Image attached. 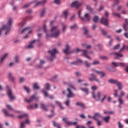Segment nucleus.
<instances>
[{
  "mask_svg": "<svg viewBox=\"0 0 128 128\" xmlns=\"http://www.w3.org/2000/svg\"><path fill=\"white\" fill-rule=\"evenodd\" d=\"M60 34V31L58 26H52L51 28V36L52 38H58Z\"/></svg>",
  "mask_w": 128,
  "mask_h": 128,
  "instance_id": "f257e3e1",
  "label": "nucleus"
},
{
  "mask_svg": "<svg viewBox=\"0 0 128 128\" xmlns=\"http://www.w3.org/2000/svg\"><path fill=\"white\" fill-rule=\"evenodd\" d=\"M92 98L96 100V102H98V100H100V96H102V93L100 92H97V94H96L94 90H98V86H94L92 87Z\"/></svg>",
  "mask_w": 128,
  "mask_h": 128,
  "instance_id": "f03ea898",
  "label": "nucleus"
},
{
  "mask_svg": "<svg viewBox=\"0 0 128 128\" xmlns=\"http://www.w3.org/2000/svg\"><path fill=\"white\" fill-rule=\"evenodd\" d=\"M110 84H116L118 89L120 90H122L123 88L122 84L120 82L118 81V80L110 79L108 80Z\"/></svg>",
  "mask_w": 128,
  "mask_h": 128,
  "instance_id": "7ed1b4c3",
  "label": "nucleus"
},
{
  "mask_svg": "<svg viewBox=\"0 0 128 128\" xmlns=\"http://www.w3.org/2000/svg\"><path fill=\"white\" fill-rule=\"evenodd\" d=\"M48 52H49V54H50L51 56L50 60L51 62H52V60H54V58H56V54H58V50H56V48H54L53 50H48Z\"/></svg>",
  "mask_w": 128,
  "mask_h": 128,
  "instance_id": "20e7f679",
  "label": "nucleus"
},
{
  "mask_svg": "<svg viewBox=\"0 0 128 128\" xmlns=\"http://www.w3.org/2000/svg\"><path fill=\"white\" fill-rule=\"evenodd\" d=\"M90 76H92V77H88V80L90 82H100V80L98 78V77H96V75L94 74H92Z\"/></svg>",
  "mask_w": 128,
  "mask_h": 128,
  "instance_id": "39448f33",
  "label": "nucleus"
},
{
  "mask_svg": "<svg viewBox=\"0 0 128 128\" xmlns=\"http://www.w3.org/2000/svg\"><path fill=\"white\" fill-rule=\"evenodd\" d=\"M63 120L66 122L67 126H78V122H72L68 121V118H63Z\"/></svg>",
  "mask_w": 128,
  "mask_h": 128,
  "instance_id": "423d86ee",
  "label": "nucleus"
},
{
  "mask_svg": "<svg viewBox=\"0 0 128 128\" xmlns=\"http://www.w3.org/2000/svg\"><path fill=\"white\" fill-rule=\"evenodd\" d=\"M76 52H83V56H85L86 58H88V60H92V58H90V57L88 56V50H80V48H78L76 49Z\"/></svg>",
  "mask_w": 128,
  "mask_h": 128,
  "instance_id": "0eeeda50",
  "label": "nucleus"
},
{
  "mask_svg": "<svg viewBox=\"0 0 128 128\" xmlns=\"http://www.w3.org/2000/svg\"><path fill=\"white\" fill-rule=\"evenodd\" d=\"M34 100H38V97H36V94L32 95L29 100L26 98H25V100L27 102H34Z\"/></svg>",
  "mask_w": 128,
  "mask_h": 128,
  "instance_id": "6e6552de",
  "label": "nucleus"
},
{
  "mask_svg": "<svg viewBox=\"0 0 128 128\" xmlns=\"http://www.w3.org/2000/svg\"><path fill=\"white\" fill-rule=\"evenodd\" d=\"M6 88L8 90V94L9 98H10V100H14L15 97L14 96L12 92V90H10V86H7Z\"/></svg>",
  "mask_w": 128,
  "mask_h": 128,
  "instance_id": "1a4fd4ad",
  "label": "nucleus"
},
{
  "mask_svg": "<svg viewBox=\"0 0 128 128\" xmlns=\"http://www.w3.org/2000/svg\"><path fill=\"white\" fill-rule=\"evenodd\" d=\"M82 4V3H78V2L76 1L72 3L70 6L71 8H78Z\"/></svg>",
  "mask_w": 128,
  "mask_h": 128,
  "instance_id": "9d476101",
  "label": "nucleus"
},
{
  "mask_svg": "<svg viewBox=\"0 0 128 128\" xmlns=\"http://www.w3.org/2000/svg\"><path fill=\"white\" fill-rule=\"evenodd\" d=\"M93 72H96L98 74H100V78H104L106 76V73L103 71H98V70H93Z\"/></svg>",
  "mask_w": 128,
  "mask_h": 128,
  "instance_id": "9b49d317",
  "label": "nucleus"
},
{
  "mask_svg": "<svg viewBox=\"0 0 128 128\" xmlns=\"http://www.w3.org/2000/svg\"><path fill=\"white\" fill-rule=\"evenodd\" d=\"M100 23L104 24V26H108V20L104 17H102Z\"/></svg>",
  "mask_w": 128,
  "mask_h": 128,
  "instance_id": "f8f14e48",
  "label": "nucleus"
},
{
  "mask_svg": "<svg viewBox=\"0 0 128 128\" xmlns=\"http://www.w3.org/2000/svg\"><path fill=\"white\" fill-rule=\"evenodd\" d=\"M70 46L68 44H66V48L64 50V54H70V52H70Z\"/></svg>",
  "mask_w": 128,
  "mask_h": 128,
  "instance_id": "ddd939ff",
  "label": "nucleus"
},
{
  "mask_svg": "<svg viewBox=\"0 0 128 128\" xmlns=\"http://www.w3.org/2000/svg\"><path fill=\"white\" fill-rule=\"evenodd\" d=\"M67 90L68 92V94L67 95V98H74L76 96V95L74 94V93L72 92V91L70 90V88H68Z\"/></svg>",
  "mask_w": 128,
  "mask_h": 128,
  "instance_id": "4468645a",
  "label": "nucleus"
},
{
  "mask_svg": "<svg viewBox=\"0 0 128 128\" xmlns=\"http://www.w3.org/2000/svg\"><path fill=\"white\" fill-rule=\"evenodd\" d=\"M83 30L84 32V34H85V36H86L87 38H90V36H92L90 35V34H88V29H86V27H84L83 28Z\"/></svg>",
  "mask_w": 128,
  "mask_h": 128,
  "instance_id": "2eb2a0df",
  "label": "nucleus"
},
{
  "mask_svg": "<svg viewBox=\"0 0 128 128\" xmlns=\"http://www.w3.org/2000/svg\"><path fill=\"white\" fill-rule=\"evenodd\" d=\"M102 118V115L100 114L98 112L95 113L94 116H93V120H98V118Z\"/></svg>",
  "mask_w": 128,
  "mask_h": 128,
  "instance_id": "dca6fc26",
  "label": "nucleus"
},
{
  "mask_svg": "<svg viewBox=\"0 0 128 128\" xmlns=\"http://www.w3.org/2000/svg\"><path fill=\"white\" fill-rule=\"evenodd\" d=\"M30 124V120H26L25 122H22L20 124V128H25V124Z\"/></svg>",
  "mask_w": 128,
  "mask_h": 128,
  "instance_id": "f3484780",
  "label": "nucleus"
},
{
  "mask_svg": "<svg viewBox=\"0 0 128 128\" xmlns=\"http://www.w3.org/2000/svg\"><path fill=\"white\" fill-rule=\"evenodd\" d=\"M111 54H115V56H116L115 57V58L116 60H118V58H122V56H124L122 54L118 53H116V52L112 53Z\"/></svg>",
  "mask_w": 128,
  "mask_h": 128,
  "instance_id": "a211bd4d",
  "label": "nucleus"
},
{
  "mask_svg": "<svg viewBox=\"0 0 128 128\" xmlns=\"http://www.w3.org/2000/svg\"><path fill=\"white\" fill-rule=\"evenodd\" d=\"M101 31L104 36H106L108 38H112V36H110V35H108V36L106 35V32L104 30L102 29Z\"/></svg>",
  "mask_w": 128,
  "mask_h": 128,
  "instance_id": "6ab92c4d",
  "label": "nucleus"
},
{
  "mask_svg": "<svg viewBox=\"0 0 128 128\" xmlns=\"http://www.w3.org/2000/svg\"><path fill=\"white\" fill-rule=\"evenodd\" d=\"M2 110L4 114H5V116H11V117L14 116V115L12 114H8V112L6 109H3Z\"/></svg>",
  "mask_w": 128,
  "mask_h": 128,
  "instance_id": "aec40b11",
  "label": "nucleus"
},
{
  "mask_svg": "<svg viewBox=\"0 0 128 128\" xmlns=\"http://www.w3.org/2000/svg\"><path fill=\"white\" fill-rule=\"evenodd\" d=\"M76 104L77 106H82V108H86V105L84 104V103H82V102H77L76 103Z\"/></svg>",
  "mask_w": 128,
  "mask_h": 128,
  "instance_id": "412c9836",
  "label": "nucleus"
},
{
  "mask_svg": "<svg viewBox=\"0 0 128 128\" xmlns=\"http://www.w3.org/2000/svg\"><path fill=\"white\" fill-rule=\"evenodd\" d=\"M41 107L44 110V112H48V110L47 108L48 106H46V104H41Z\"/></svg>",
  "mask_w": 128,
  "mask_h": 128,
  "instance_id": "4be33fe9",
  "label": "nucleus"
},
{
  "mask_svg": "<svg viewBox=\"0 0 128 128\" xmlns=\"http://www.w3.org/2000/svg\"><path fill=\"white\" fill-rule=\"evenodd\" d=\"M68 14V10H66L63 12V14H62V16H63V18H65V20H66Z\"/></svg>",
  "mask_w": 128,
  "mask_h": 128,
  "instance_id": "5701e85b",
  "label": "nucleus"
},
{
  "mask_svg": "<svg viewBox=\"0 0 128 128\" xmlns=\"http://www.w3.org/2000/svg\"><path fill=\"white\" fill-rule=\"evenodd\" d=\"M30 28V27H27V28H24L22 31H20V30H19L18 32H20V34H24V32H26L29 30Z\"/></svg>",
  "mask_w": 128,
  "mask_h": 128,
  "instance_id": "b1692460",
  "label": "nucleus"
},
{
  "mask_svg": "<svg viewBox=\"0 0 128 128\" xmlns=\"http://www.w3.org/2000/svg\"><path fill=\"white\" fill-rule=\"evenodd\" d=\"M81 14H82V10H80L78 12V14L79 18H80L81 20H82L83 22H86V18H84V17L80 16Z\"/></svg>",
  "mask_w": 128,
  "mask_h": 128,
  "instance_id": "393cba45",
  "label": "nucleus"
},
{
  "mask_svg": "<svg viewBox=\"0 0 128 128\" xmlns=\"http://www.w3.org/2000/svg\"><path fill=\"white\" fill-rule=\"evenodd\" d=\"M52 122H53L54 126H55L56 128H62V126H60V124L58 123H56L54 121H52Z\"/></svg>",
  "mask_w": 128,
  "mask_h": 128,
  "instance_id": "a878e982",
  "label": "nucleus"
},
{
  "mask_svg": "<svg viewBox=\"0 0 128 128\" xmlns=\"http://www.w3.org/2000/svg\"><path fill=\"white\" fill-rule=\"evenodd\" d=\"M36 42V40H34L31 43L27 46V48H34V42Z\"/></svg>",
  "mask_w": 128,
  "mask_h": 128,
  "instance_id": "bb28decb",
  "label": "nucleus"
},
{
  "mask_svg": "<svg viewBox=\"0 0 128 128\" xmlns=\"http://www.w3.org/2000/svg\"><path fill=\"white\" fill-rule=\"evenodd\" d=\"M56 104H58V106H60V110H64V106L62 104V103L60 102L56 101Z\"/></svg>",
  "mask_w": 128,
  "mask_h": 128,
  "instance_id": "cd10ccee",
  "label": "nucleus"
},
{
  "mask_svg": "<svg viewBox=\"0 0 128 128\" xmlns=\"http://www.w3.org/2000/svg\"><path fill=\"white\" fill-rule=\"evenodd\" d=\"M38 2V0H34V2H31L28 4H26L22 6V8H28V6H30L32 4H34V2Z\"/></svg>",
  "mask_w": 128,
  "mask_h": 128,
  "instance_id": "c85d7f7f",
  "label": "nucleus"
},
{
  "mask_svg": "<svg viewBox=\"0 0 128 128\" xmlns=\"http://www.w3.org/2000/svg\"><path fill=\"white\" fill-rule=\"evenodd\" d=\"M8 53L6 54L3 57H2L1 58V60H0V63L2 64V62H4V60H6V58H8Z\"/></svg>",
  "mask_w": 128,
  "mask_h": 128,
  "instance_id": "c756f323",
  "label": "nucleus"
},
{
  "mask_svg": "<svg viewBox=\"0 0 128 128\" xmlns=\"http://www.w3.org/2000/svg\"><path fill=\"white\" fill-rule=\"evenodd\" d=\"M78 62H80V64H82V60L79 59L78 62H71V64H76L78 66Z\"/></svg>",
  "mask_w": 128,
  "mask_h": 128,
  "instance_id": "7c9ffc66",
  "label": "nucleus"
},
{
  "mask_svg": "<svg viewBox=\"0 0 128 128\" xmlns=\"http://www.w3.org/2000/svg\"><path fill=\"white\" fill-rule=\"evenodd\" d=\"M62 26L63 32H66V24L62 23Z\"/></svg>",
  "mask_w": 128,
  "mask_h": 128,
  "instance_id": "2f4dec72",
  "label": "nucleus"
},
{
  "mask_svg": "<svg viewBox=\"0 0 128 128\" xmlns=\"http://www.w3.org/2000/svg\"><path fill=\"white\" fill-rule=\"evenodd\" d=\"M46 2V0H44L42 2H39L36 3V4L35 5V6H40L41 4H44Z\"/></svg>",
  "mask_w": 128,
  "mask_h": 128,
  "instance_id": "473e14b6",
  "label": "nucleus"
},
{
  "mask_svg": "<svg viewBox=\"0 0 128 128\" xmlns=\"http://www.w3.org/2000/svg\"><path fill=\"white\" fill-rule=\"evenodd\" d=\"M46 8H44L42 10L41 12V14H40V16L41 18H42V16H44V14H46Z\"/></svg>",
  "mask_w": 128,
  "mask_h": 128,
  "instance_id": "72a5a7b5",
  "label": "nucleus"
},
{
  "mask_svg": "<svg viewBox=\"0 0 128 128\" xmlns=\"http://www.w3.org/2000/svg\"><path fill=\"white\" fill-rule=\"evenodd\" d=\"M33 88L34 90H38V88H40V87L38 86V84L35 83L34 84Z\"/></svg>",
  "mask_w": 128,
  "mask_h": 128,
  "instance_id": "f704fd0d",
  "label": "nucleus"
},
{
  "mask_svg": "<svg viewBox=\"0 0 128 128\" xmlns=\"http://www.w3.org/2000/svg\"><path fill=\"white\" fill-rule=\"evenodd\" d=\"M110 116H108L106 117H104L103 118V120L104 122H108V121L110 120Z\"/></svg>",
  "mask_w": 128,
  "mask_h": 128,
  "instance_id": "c9c22d12",
  "label": "nucleus"
},
{
  "mask_svg": "<svg viewBox=\"0 0 128 128\" xmlns=\"http://www.w3.org/2000/svg\"><path fill=\"white\" fill-rule=\"evenodd\" d=\"M84 17L86 18L88 22H90V14L88 13L84 15Z\"/></svg>",
  "mask_w": 128,
  "mask_h": 128,
  "instance_id": "e433bc0d",
  "label": "nucleus"
},
{
  "mask_svg": "<svg viewBox=\"0 0 128 128\" xmlns=\"http://www.w3.org/2000/svg\"><path fill=\"white\" fill-rule=\"evenodd\" d=\"M50 84L48 83H47L46 85H45V88L46 90H50Z\"/></svg>",
  "mask_w": 128,
  "mask_h": 128,
  "instance_id": "4c0bfd02",
  "label": "nucleus"
},
{
  "mask_svg": "<svg viewBox=\"0 0 128 128\" xmlns=\"http://www.w3.org/2000/svg\"><path fill=\"white\" fill-rule=\"evenodd\" d=\"M81 90H82V92H86L87 94H88V89L86 88H81Z\"/></svg>",
  "mask_w": 128,
  "mask_h": 128,
  "instance_id": "58836bf2",
  "label": "nucleus"
},
{
  "mask_svg": "<svg viewBox=\"0 0 128 128\" xmlns=\"http://www.w3.org/2000/svg\"><path fill=\"white\" fill-rule=\"evenodd\" d=\"M6 106L7 108H8V110H12V112H14V110L12 108V107L10 105L6 104Z\"/></svg>",
  "mask_w": 128,
  "mask_h": 128,
  "instance_id": "ea45409f",
  "label": "nucleus"
},
{
  "mask_svg": "<svg viewBox=\"0 0 128 128\" xmlns=\"http://www.w3.org/2000/svg\"><path fill=\"white\" fill-rule=\"evenodd\" d=\"M86 10H88L89 12H92V8L88 5L86 6Z\"/></svg>",
  "mask_w": 128,
  "mask_h": 128,
  "instance_id": "a19ab883",
  "label": "nucleus"
},
{
  "mask_svg": "<svg viewBox=\"0 0 128 128\" xmlns=\"http://www.w3.org/2000/svg\"><path fill=\"white\" fill-rule=\"evenodd\" d=\"M93 20L94 22H98V16H95L93 18Z\"/></svg>",
  "mask_w": 128,
  "mask_h": 128,
  "instance_id": "79ce46f5",
  "label": "nucleus"
},
{
  "mask_svg": "<svg viewBox=\"0 0 128 128\" xmlns=\"http://www.w3.org/2000/svg\"><path fill=\"white\" fill-rule=\"evenodd\" d=\"M9 78H10L12 82H14V80H16V78L12 76V74L10 73H9Z\"/></svg>",
  "mask_w": 128,
  "mask_h": 128,
  "instance_id": "37998d69",
  "label": "nucleus"
},
{
  "mask_svg": "<svg viewBox=\"0 0 128 128\" xmlns=\"http://www.w3.org/2000/svg\"><path fill=\"white\" fill-rule=\"evenodd\" d=\"M113 16H118V18H120V14L118 13H116V12H112Z\"/></svg>",
  "mask_w": 128,
  "mask_h": 128,
  "instance_id": "c03bdc74",
  "label": "nucleus"
},
{
  "mask_svg": "<svg viewBox=\"0 0 128 128\" xmlns=\"http://www.w3.org/2000/svg\"><path fill=\"white\" fill-rule=\"evenodd\" d=\"M85 66L86 68H90V63L88 61H85Z\"/></svg>",
  "mask_w": 128,
  "mask_h": 128,
  "instance_id": "a18cd8bd",
  "label": "nucleus"
},
{
  "mask_svg": "<svg viewBox=\"0 0 128 128\" xmlns=\"http://www.w3.org/2000/svg\"><path fill=\"white\" fill-rule=\"evenodd\" d=\"M100 58H102V60H108V58L106 56H100Z\"/></svg>",
  "mask_w": 128,
  "mask_h": 128,
  "instance_id": "49530a36",
  "label": "nucleus"
},
{
  "mask_svg": "<svg viewBox=\"0 0 128 128\" xmlns=\"http://www.w3.org/2000/svg\"><path fill=\"white\" fill-rule=\"evenodd\" d=\"M126 48H128V46H126V45L123 44V47L120 50V52H122V50H126Z\"/></svg>",
  "mask_w": 128,
  "mask_h": 128,
  "instance_id": "de8ad7c7",
  "label": "nucleus"
},
{
  "mask_svg": "<svg viewBox=\"0 0 128 128\" xmlns=\"http://www.w3.org/2000/svg\"><path fill=\"white\" fill-rule=\"evenodd\" d=\"M42 92H43V94H44V95L45 96H48V92H46V90H42Z\"/></svg>",
  "mask_w": 128,
  "mask_h": 128,
  "instance_id": "09e8293b",
  "label": "nucleus"
},
{
  "mask_svg": "<svg viewBox=\"0 0 128 128\" xmlns=\"http://www.w3.org/2000/svg\"><path fill=\"white\" fill-rule=\"evenodd\" d=\"M51 112L52 114V115H49L48 116V117L50 118H52L53 116H54V110H52V111H51Z\"/></svg>",
  "mask_w": 128,
  "mask_h": 128,
  "instance_id": "8fccbe9b",
  "label": "nucleus"
},
{
  "mask_svg": "<svg viewBox=\"0 0 128 128\" xmlns=\"http://www.w3.org/2000/svg\"><path fill=\"white\" fill-rule=\"evenodd\" d=\"M44 32L46 33V34L48 36V32L46 31V24L44 25Z\"/></svg>",
  "mask_w": 128,
  "mask_h": 128,
  "instance_id": "3c124183",
  "label": "nucleus"
},
{
  "mask_svg": "<svg viewBox=\"0 0 128 128\" xmlns=\"http://www.w3.org/2000/svg\"><path fill=\"white\" fill-rule=\"evenodd\" d=\"M124 30H126H126H128V24H124Z\"/></svg>",
  "mask_w": 128,
  "mask_h": 128,
  "instance_id": "603ef678",
  "label": "nucleus"
},
{
  "mask_svg": "<svg viewBox=\"0 0 128 128\" xmlns=\"http://www.w3.org/2000/svg\"><path fill=\"white\" fill-rule=\"evenodd\" d=\"M108 96V95L105 94L104 95V96L103 98L100 100L101 102H104V100H106V98Z\"/></svg>",
  "mask_w": 128,
  "mask_h": 128,
  "instance_id": "864d4df0",
  "label": "nucleus"
},
{
  "mask_svg": "<svg viewBox=\"0 0 128 128\" xmlns=\"http://www.w3.org/2000/svg\"><path fill=\"white\" fill-rule=\"evenodd\" d=\"M20 56H16L15 57L16 62H17V63L18 62V60H20Z\"/></svg>",
  "mask_w": 128,
  "mask_h": 128,
  "instance_id": "5fc2aeb1",
  "label": "nucleus"
},
{
  "mask_svg": "<svg viewBox=\"0 0 128 128\" xmlns=\"http://www.w3.org/2000/svg\"><path fill=\"white\" fill-rule=\"evenodd\" d=\"M92 64L96 66V64H100V61L98 60H95L93 62V63Z\"/></svg>",
  "mask_w": 128,
  "mask_h": 128,
  "instance_id": "6e6d98bb",
  "label": "nucleus"
},
{
  "mask_svg": "<svg viewBox=\"0 0 128 128\" xmlns=\"http://www.w3.org/2000/svg\"><path fill=\"white\" fill-rule=\"evenodd\" d=\"M114 96L115 97L118 96V98H120V96L118 95V90H114Z\"/></svg>",
  "mask_w": 128,
  "mask_h": 128,
  "instance_id": "4d7b16f0",
  "label": "nucleus"
},
{
  "mask_svg": "<svg viewBox=\"0 0 128 128\" xmlns=\"http://www.w3.org/2000/svg\"><path fill=\"white\" fill-rule=\"evenodd\" d=\"M96 120V122H97L98 126H102V122H101V121H100L98 120V119H97V120Z\"/></svg>",
  "mask_w": 128,
  "mask_h": 128,
  "instance_id": "13d9d810",
  "label": "nucleus"
},
{
  "mask_svg": "<svg viewBox=\"0 0 128 128\" xmlns=\"http://www.w3.org/2000/svg\"><path fill=\"white\" fill-rule=\"evenodd\" d=\"M118 102H119L120 104H124V100H122V99L121 98H118Z\"/></svg>",
  "mask_w": 128,
  "mask_h": 128,
  "instance_id": "bf43d9fd",
  "label": "nucleus"
},
{
  "mask_svg": "<svg viewBox=\"0 0 128 128\" xmlns=\"http://www.w3.org/2000/svg\"><path fill=\"white\" fill-rule=\"evenodd\" d=\"M24 116H28V114H24L23 115L19 116H18V118H24Z\"/></svg>",
  "mask_w": 128,
  "mask_h": 128,
  "instance_id": "052dcab7",
  "label": "nucleus"
},
{
  "mask_svg": "<svg viewBox=\"0 0 128 128\" xmlns=\"http://www.w3.org/2000/svg\"><path fill=\"white\" fill-rule=\"evenodd\" d=\"M112 64L114 66H119V64L118 62H112Z\"/></svg>",
  "mask_w": 128,
  "mask_h": 128,
  "instance_id": "680f3d73",
  "label": "nucleus"
},
{
  "mask_svg": "<svg viewBox=\"0 0 128 128\" xmlns=\"http://www.w3.org/2000/svg\"><path fill=\"white\" fill-rule=\"evenodd\" d=\"M54 2L56 4H60V0H55L54 1Z\"/></svg>",
  "mask_w": 128,
  "mask_h": 128,
  "instance_id": "e2e57ef3",
  "label": "nucleus"
},
{
  "mask_svg": "<svg viewBox=\"0 0 128 128\" xmlns=\"http://www.w3.org/2000/svg\"><path fill=\"white\" fill-rule=\"evenodd\" d=\"M118 124L119 128H122L124 126L122 124V122H118Z\"/></svg>",
  "mask_w": 128,
  "mask_h": 128,
  "instance_id": "0e129e2a",
  "label": "nucleus"
},
{
  "mask_svg": "<svg viewBox=\"0 0 128 128\" xmlns=\"http://www.w3.org/2000/svg\"><path fill=\"white\" fill-rule=\"evenodd\" d=\"M24 90H25L27 92H30V88L28 87L24 86Z\"/></svg>",
  "mask_w": 128,
  "mask_h": 128,
  "instance_id": "69168bd1",
  "label": "nucleus"
},
{
  "mask_svg": "<svg viewBox=\"0 0 128 128\" xmlns=\"http://www.w3.org/2000/svg\"><path fill=\"white\" fill-rule=\"evenodd\" d=\"M76 28V24H74V25L70 26V30H74Z\"/></svg>",
  "mask_w": 128,
  "mask_h": 128,
  "instance_id": "338daca9",
  "label": "nucleus"
},
{
  "mask_svg": "<svg viewBox=\"0 0 128 128\" xmlns=\"http://www.w3.org/2000/svg\"><path fill=\"white\" fill-rule=\"evenodd\" d=\"M118 64H119V66H126V64L124 62L118 63Z\"/></svg>",
  "mask_w": 128,
  "mask_h": 128,
  "instance_id": "774afa93",
  "label": "nucleus"
}]
</instances>
